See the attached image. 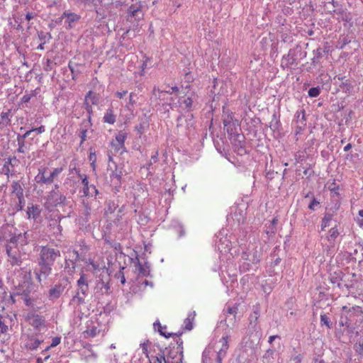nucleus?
I'll list each match as a JSON object with an SVG mask.
<instances>
[{"label":"nucleus","instance_id":"7","mask_svg":"<svg viewBox=\"0 0 363 363\" xmlns=\"http://www.w3.org/2000/svg\"><path fill=\"white\" fill-rule=\"evenodd\" d=\"M81 16L75 13L65 11L60 17V21H64V26L66 29L69 30L76 26L79 21Z\"/></svg>","mask_w":363,"mask_h":363},{"label":"nucleus","instance_id":"25","mask_svg":"<svg viewBox=\"0 0 363 363\" xmlns=\"http://www.w3.org/2000/svg\"><path fill=\"white\" fill-rule=\"evenodd\" d=\"M230 218L235 223L234 225H237L240 226L241 224H243L245 222V213L240 208H236L233 213H231Z\"/></svg>","mask_w":363,"mask_h":363},{"label":"nucleus","instance_id":"19","mask_svg":"<svg viewBox=\"0 0 363 363\" xmlns=\"http://www.w3.org/2000/svg\"><path fill=\"white\" fill-rule=\"evenodd\" d=\"M12 193L14 194L18 199V204L17 205V210H22L24 203L23 190L18 182H13L12 184Z\"/></svg>","mask_w":363,"mask_h":363},{"label":"nucleus","instance_id":"59","mask_svg":"<svg viewBox=\"0 0 363 363\" xmlns=\"http://www.w3.org/2000/svg\"><path fill=\"white\" fill-rule=\"evenodd\" d=\"M33 131H36L38 133H42L45 131V127L43 125H41L37 128L32 129Z\"/></svg>","mask_w":363,"mask_h":363},{"label":"nucleus","instance_id":"32","mask_svg":"<svg viewBox=\"0 0 363 363\" xmlns=\"http://www.w3.org/2000/svg\"><path fill=\"white\" fill-rule=\"evenodd\" d=\"M40 213V209L39 206L32 205L31 206L28 207L27 215L28 218L36 219Z\"/></svg>","mask_w":363,"mask_h":363},{"label":"nucleus","instance_id":"31","mask_svg":"<svg viewBox=\"0 0 363 363\" xmlns=\"http://www.w3.org/2000/svg\"><path fill=\"white\" fill-rule=\"evenodd\" d=\"M96 101H97L96 96L94 94H93V93L91 91H89L85 96V102H84L85 108L88 112H90L91 110V106H90V103L91 104H96Z\"/></svg>","mask_w":363,"mask_h":363},{"label":"nucleus","instance_id":"52","mask_svg":"<svg viewBox=\"0 0 363 363\" xmlns=\"http://www.w3.org/2000/svg\"><path fill=\"white\" fill-rule=\"evenodd\" d=\"M359 217L357 219V224L360 228H363V209L358 212Z\"/></svg>","mask_w":363,"mask_h":363},{"label":"nucleus","instance_id":"36","mask_svg":"<svg viewBox=\"0 0 363 363\" xmlns=\"http://www.w3.org/2000/svg\"><path fill=\"white\" fill-rule=\"evenodd\" d=\"M10 122L9 112H2L1 113L0 129L7 127Z\"/></svg>","mask_w":363,"mask_h":363},{"label":"nucleus","instance_id":"3","mask_svg":"<svg viewBox=\"0 0 363 363\" xmlns=\"http://www.w3.org/2000/svg\"><path fill=\"white\" fill-rule=\"evenodd\" d=\"M230 337V330L223 333L218 340H213L206 348V354H211L217 359L218 363L225 357L228 350V340Z\"/></svg>","mask_w":363,"mask_h":363},{"label":"nucleus","instance_id":"41","mask_svg":"<svg viewBox=\"0 0 363 363\" xmlns=\"http://www.w3.org/2000/svg\"><path fill=\"white\" fill-rule=\"evenodd\" d=\"M7 296V288L4 284L2 279L0 277V302H3Z\"/></svg>","mask_w":363,"mask_h":363},{"label":"nucleus","instance_id":"9","mask_svg":"<svg viewBox=\"0 0 363 363\" xmlns=\"http://www.w3.org/2000/svg\"><path fill=\"white\" fill-rule=\"evenodd\" d=\"M83 185V196L96 199L99 191L94 184H89L88 178L84 174H79Z\"/></svg>","mask_w":363,"mask_h":363},{"label":"nucleus","instance_id":"57","mask_svg":"<svg viewBox=\"0 0 363 363\" xmlns=\"http://www.w3.org/2000/svg\"><path fill=\"white\" fill-rule=\"evenodd\" d=\"M78 4H83L84 6L91 5L93 0H77Z\"/></svg>","mask_w":363,"mask_h":363},{"label":"nucleus","instance_id":"56","mask_svg":"<svg viewBox=\"0 0 363 363\" xmlns=\"http://www.w3.org/2000/svg\"><path fill=\"white\" fill-rule=\"evenodd\" d=\"M301 357L300 355H296L290 359L291 363H301Z\"/></svg>","mask_w":363,"mask_h":363},{"label":"nucleus","instance_id":"54","mask_svg":"<svg viewBox=\"0 0 363 363\" xmlns=\"http://www.w3.org/2000/svg\"><path fill=\"white\" fill-rule=\"evenodd\" d=\"M60 341H61V338L60 337H55L54 338H52V342H51L50 345L49 346V347H56L57 345H58L60 343Z\"/></svg>","mask_w":363,"mask_h":363},{"label":"nucleus","instance_id":"2","mask_svg":"<svg viewBox=\"0 0 363 363\" xmlns=\"http://www.w3.org/2000/svg\"><path fill=\"white\" fill-rule=\"evenodd\" d=\"M178 91L179 89L177 86H166L162 89H155L154 95L158 97L161 101H167V104L170 106L172 109L178 108L182 111L186 110L187 112H189L194 103L197 99V95L189 89L184 96H179L175 98L173 96L169 97V95H172L173 94L177 95Z\"/></svg>","mask_w":363,"mask_h":363},{"label":"nucleus","instance_id":"8","mask_svg":"<svg viewBox=\"0 0 363 363\" xmlns=\"http://www.w3.org/2000/svg\"><path fill=\"white\" fill-rule=\"evenodd\" d=\"M40 259L52 265L55 259L60 256V252L59 250H55L53 248L43 247L40 250Z\"/></svg>","mask_w":363,"mask_h":363},{"label":"nucleus","instance_id":"42","mask_svg":"<svg viewBox=\"0 0 363 363\" xmlns=\"http://www.w3.org/2000/svg\"><path fill=\"white\" fill-rule=\"evenodd\" d=\"M205 354L206 350L203 352L202 363H218L213 356H211V354ZM220 363H222V362H220Z\"/></svg>","mask_w":363,"mask_h":363},{"label":"nucleus","instance_id":"63","mask_svg":"<svg viewBox=\"0 0 363 363\" xmlns=\"http://www.w3.org/2000/svg\"><path fill=\"white\" fill-rule=\"evenodd\" d=\"M34 16L33 13H28L26 16V19L29 21L34 18Z\"/></svg>","mask_w":363,"mask_h":363},{"label":"nucleus","instance_id":"1","mask_svg":"<svg viewBox=\"0 0 363 363\" xmlns=\"http://www.w3.org/2000/svg\"><path fill=\"white\" fill-rule=\"evenodd\" d=\"M237 238V244L232 245V242L224 233L220 232L216 236V245L220 253V259L223 264L220 265L221 277L226 279L225 274L230 277L231 283L236 281L237 269L232 262L235 256L241 254L239 260V271L245 272L259 263L261 252L257 250L258 238L255 235H247V232H240Z\"/></svg>","mask_w":363,"mask_h":363},{"label":"nucleus","instance_id":"47","mask_svg":"<svg viewBox=\"0 0 363 363\" xmlns=\"http://www.w3.org/2000/svg\"><path fill=\"white\" fill-rule=\"evenodd\" d=\"M320 322L322 324L326 325L328 328H331L330 318L325 314L320 315Z\"/></svg>","mask_w":363,"mask_h":363},{"label":"nucleus","instance_id":"22","mask_svg":"<svg viewBox=\"0 0 363 363\" xmlns=\"http://www.w3.org/2000/svg\"><path fill=\"white\" fill-rule=\"evenodd\" d=\"M100 330L99 323L91 321L87 324L86 330L84 331V337H94L99 333Z\"/></svg>","mask_w":363,"mask_h":363},{"label":"nucleus","instance_id":"18","mask_svg":"<svg viewBox=\"0 0 363 363\" xmlns=\"http://www.w3.org/2000/svg\"><path fill=\"white\" fill-rule=\"evenodd\" d=\"M66 202V197L57 192L52 191L50 193L48 201L47 208H49L52 206H57L59 205H65Z\"/></svg>","mask_w":363,"mask_h":363},{"label":"nucleus","instance_id":"29","mask_svg":"<svg viewBox=\"0 0 363 363\" xmlns=\"http://www.w3.org/2000/svg\"><path fill=\"white\" fill-rule=\"evenodd\" d=\"M339 235V231L336 227L332 228L327 235V240L329 242L328 247H333L335 246V240Z\"/></svg>","mask_w":363,"mask_h":363},{"label":"nucleus","instance_id":"4","mask_svg":"<svg viewBox=\"0 0 363 363\" xmlns=\"http://www.w3.org/2000/svg\"><path fill=\"white\" fill-rule=\"evenodd\" d=\"M147 358L150 363H182L183 354L177 350H170L167 354L158 353Z\"/></svg>","mask_w":363,"mask_h":363},{"label":"nucleus","instance_id":"35","mask_svg":"<svg viewBox=\"0 0 363 363\" xmlns=\"http://www.w3.org/2000/svg\"><path fill=\"white\" fill-rule=\"evenodd\" d=\"M195 313H189L187 318L184 320L183 327L186 330H191L193 328V321L194 319Z\"/></svg>","mask_w":363,"mask_h":363},{"label":"nucleus","instance_id":"38","mask_svg":"<svg viewBox=\"0 0 363 363\" xmlns=\"http://www.w3.org/2000/svg\"><path fill=\"white\" fill-rule=\"evenodd\" d=\"M339 18L345 23V26H352V15L350 13L343 11L340 13Z\"/></svg>","mask_w":363,"mask_h":363},{"label":"nucleus","instance_id":"62","mask_svg":"<svg viewBox=\"0 0 363 363\" xmlns=\"http://www.w3.org/2000/svg\"><path fill=\"white\" fill-rule=\"evenodd\" d=\"M223 124L225 128H226L228 133H229V126L230 125V121L229 120H224Z\"/></svg>","mask_w":363,"mask_h":363},{"label":"nucleus","instance_id":"60","mask_svg":"<svg viewBox=\"0 0 363 363\" xmlns=\"http://www.w3.org/2000/svg\"><path fill=\"white\" fill-rule=\"evenodd\" d=\"M127 94V91H117L116 96L120 99L123 98Z\"/></svg>","mask_w":363,"mask_h":363},{"label":"nucleus","instance_id":"44","mask_svg":"<svg viewBox=\"0 0 363 363\" xmlns=\"http://www.w3.org/2000/svg\"><path fill=\"white\" fill-rule=\"evenodd\" d=\"M11 165V160L8 159L6 161H5V163L4 164V166L2 167V173L7 175V177H9V174L11 172L10 166Z\"/></svg>","mask_w":363,"mask_h":363},{"label":"nucleus","instance_id":"26","mask_svg":"<svg viewBox=\"0 0 363 363\" xmlns=\"http://www.w3.org/2000/svg\"><path fill=\"white\" fill-rule=\"evenodd\" d=\"M62 216L59 213H57L53 218V223L50 224V227L52 229V233L55 235L61 234L62 230V226L60 225V221Z\"/></svg>","mask_w":363,"mask_h":363},{"label":"nucleus","instance_id":"61","mask_svg":"<svg viewBox=\"0 0 363 363\" xmlns=\"http://www.w3.org/2000/svg\"><path fill=\"white\" fill-rule=\"evenodd\" d=\"M330 281L333 284H337L338 287L340 286V283L339 282V280L337 279V277H332L330 278Z\"/></svg>","mask_w":363,"mask_h":363},{"label":"nucleus","instance_id":"50","mask_svg":"<svg viewBox=\"0 0 363 363\" xmlns=\"http://www.w3.org/2000/svg\"><path fill=\"white\" fill-rule=\"evenodd\" d=\"M78 286H88L87 281L86 280L85 274L82 273L80 275V278L77 281Z\"/></svg>","mask_w":363,"mask_h":363},{"label":"nucleus","instance_id":"53","mask_svg":"<svg viewBox=\"0 0 363 363\" xmlns=\"http://www.w3.org/2000/svg\"><path fill=\"white\" fill-rule=\"evenodd\" d=\"M355 350L359 354L363 356V339L356 345Z\"/></svg>","mask_w":363,"mask_h":363},{"label":"nucleus","instance_id":"55","mask_svg":"<svg viewBox=\"0 0 363 363\" xmlns=\"http://www.w3.org/2000/svg\"><path fill=\"white\" fill-rule=\"evenodd\" d=\"M78 291L79 292L81 295L86 296V292L88 291V286H78Z\"/></svg>","mask_w":363,"mask_h":363},{"label":"nucleus","instance_id":"30","mask_svg":"<svg viewBox=\"0 0 363 363\" xmlns=\"http://www.w3.org/2000/svg\"><path fill=\"white\" fill-rule=\"evenodd\" d=\"M85 296L81 295L77 292L72 298L70 303L74 306L76 310L81 311V305L84 303Z\"/></svg>","mask_w":363,"mask_h":363},{"label":"nucleus","instance_id":"34","mask_svg":"<svg viewBox=\"0 0 363 363\" xmlns=\"http://www.w3.org/2000/svg\"><path fill=\"white\" fill-rule=\"evenodd\" d=\"M14 228L9 226H4L0 228V242L5 241L13 231Z\"/></svg>","mask_w":363,"mask_h":363},{"label":"nucleus","instance_id":"24","mask_svg":"<svg viewBox=\"0 0 363 363\" xmlns=\"http://www.w3.org/2000/svg\"><path fill=\"white\" fill-rule=\"evenodd\" d=\"M295 120L296 123V128L301 130L306 125V119L305 115V111L301 110L297 111L295 114Z\"/></svg>","mask_w":363,"mask_h":363},{"label":"nucleus","instance_id":"39","mask_svg":"<svg viewBox=\"0 0 363 363\" xmlns=\"http://www.w3.org/2000/svg\"><path fill=\"white\" fill-rule=\"evenodd\" d=\"M261 286H262L263 292L266 295H269L273 289L272 281H268V280L262 281L261 283Z\"/></svg>","mask_w":363,"mask_h":363},{"label":"nucleus","instance_id":"58","mask_svg":"<svg viewBox=\"0 0 363 363\" xmlns=\"http://www.w3.org/2000/svg\"><path fill=\"white\" fill-rule=\"evenodd\" d=\"M318 204H319V202H318V201H317L315 199H313L312 200V201L311 202V203L309 204L308 208H309L310 209H311V210H313V209H314V206H317V205H318Z\"/></svg>","mask_w":363,"mask_h":363},{"label":"nucleus","instance_id":"40","mask_svg":"<svg viewBox=\"0 0 363 363\" xmlns=\"http://www.w3.org/2000/svg\"><path fill=\"white\" fill-rule=\"evenodd\" d=\"M7 317L0 316V333H6L9 330V326L7 325Z\"/></svg>","mask_w":363,"mask_h":363},{"label":"nucleus","instance_id":"33","mask_svg":"<svg viewBox=\"0 0 363 363\" xmlns=\"http://www.w3.org/2000/svg\"><path fill=\"white\" fill-rule=\"evenodd\" d=\"M153 326H154V329L155 330H157L160 334L165 337H169L172 336V333H167L166 332V330H167V326L166 325H164L162 326L160 321H156L153 324Z\"/></svg>","mask_w":363,"mask_h":363},{"label":"nucleus","instance_id":"21","mask_svg":"<svg viewBox=\"0 0 363 363\" xmlns=\"http://www.w3.org/2000/svg\"><path fill=\"white\" fill-rule=\"evenodd\" d=\"M135 270L141 277H148L150 274V264L146 262L142 263L139 259H137L135 263Z\"/></svg>","mask_w":363,"mask_h":363},{"label":"nucleus","instance_id":"27","mask_svg":"<svg viewBox=\"0 0 363 363\" xmlns=\"http://www.w3.org/2000/svg\"><path fill=\"white\" fill-rule=\"evenodd\" d=\"M82 359L86 363H94L97 355L91 350H84L81 353Z\"/></svg>","mask_w":363,"mask_h":363},{"label":"nucleus","instance_id":"20","mask_svg":"<svg viewBox=\"0 0 363 363\" xmlns=\"http://www.w3.org/2000/svg\"><path fill=\"white\" fill-rule=\"evenodd\" d=\"M79 259V253L76 250H69L65 257V268H69L70 272L75 269V262Z\"/></svg>","mask_w":363,"mask_h":363},{"label":"nucleus","instance_id":"12","mask_svg":"<svg viewBox=\"0 0 363 363\" xmlns=\"http://www.w3.org/2000/svg\"><path fill=\"white\" fill-rule=\"evenodd\" d=\"M21 339L23 343L24 347L29 350H36L43 342L26 333H22Z\"/></svg>","mask_w":363,"mask_h":363},{"label":"nucleus","instance_id":"45","mask_svg":"<svg viewBox=\"0 0 363 363\" xmlns=\"http://www.w3.org/2000/svg\"><path fill=\"white\" fill-rule=\"evenodd\" d=\"M320 93V89L318 86L312 87L308 90V96L311 97H317Z\"/></svg>","mask_w":363,"mask_h":363},{"label":"nucleus","instance_id":"23","mask_svg":"<svg viewBox=\"0 0 363 363\" xmlns=\"http://www.w3.org/2000/svg\"><path fill=\"white\" fill-rule=\"evenodd\" d=\"M65 287L62 284H55L49 290V298L50 300L57 299L63 293Z\"/></svg>","mask_w":363,"mask_h":363},{"label":"nucleus","instance_id":"46","mask_svg":"<svg viewBox=\"0 0 363 363\" xmlns=\"http://www.w3.org/2000/svg\"><path fill=\"white\" fill-rule=\"evenodd\" d=\"M126 138V135L123 133H119L116 136L114 140H116V143H118V144H121L124 145V143Z\"/></svg>","mask_w":363,"mask_h":363},{"label":"nucleus","instance_id":"14","mask_svg":"<svg viewBox=\"0 0 363 363\" xmlns=\"http://www.w3.org/2000/svg\"><path fill=\"white\" fill-rule=\"evenodd\" d=\"M259 317V310L258 308H255L249 317L250 326L254 330L255 335L257 339H259L262 336L260 327L257 325Z\"/></svg>","mask_w":363,"mask_h":363},{"label":"nucleus","instance_id":"5","mask_svg":"<svg viewBox=\"0 0 363 363\" xmlns=\"http://www.w3.org/2000/svg\"><path fill=\"white\" fill-rule=\"evenodd\" d=\"M62 172V167L55 168L49 170L46 167L39 169V172L35 177V181L38 183L51 184Z\"/></svg>","mask_w":363,"mask_h":363},{"label":"nucleus","instance_id":"6","mask_svg":"<svg viewBox=\"0 0 363 363\" xmlns=\"http://www.w3.org/2000/svg\"><path fill=\"white\" fill-rule=\"evenodd\" d=\"M16 229H13V231L9 236L6 241V248L10 245L11 248H18V245H24L27 243V233L23 234L21 233H17Z\"/></svg>","mask_w":363,"mask_h":363},{"label":"nucleus","instance_id":"48","mask_svg":"<svg viewBox=\"0 0 363 363\" xmlns=\"http://www.w3.org/2000/svg\"><path fill=\"white\" fill-rule=\"evenodd\" d=\"M111 147L114 149L116 152H123L124 149V145L121 144H118V143H116V140H113L111 143Z\"/></svg>","mask_w":363,"mask_h":363},{"label":"nucleus","instance_id":"64","mask_svg":"<svg viewBox=\"0 0 363 363\" xmlns=\"http://www.w3.org/2000/svg\"><path fill=\"white\" fill-rule=\"evenodd\" d=\"M279 337L278 335H272L269 337V342L271 344L276 338Z\"/></svg>","mask_w":363,"mask_h":363},{"label":"nucleus","instance_id":"10","mask_svg":"<svg viewBox=\"0 0 363 363\" xmlns=\"http://www.w3.org/2000/svg\"><path fill=\"white\" fill-rule=\"evenodd\" d=\"M26 320L38 330H40L45 326V318L33 312H30L26 315Z\"/></svg>","mask_w":363,"mask_h":363},{"label":"nucleus","instance_id":"15","mask_svg":"<svg viewBox=\"0 0 363 363\" xmlns=\"http://www.w3.org/2000/svg\"><path fill=\"white\" fill-rule=\"evenodd\" d=\"M145 5L144 2L141 1H135L134 4L130 6L128 9V15L131 17H134L135 19H140L143 18L144 13L143 9Z\"/></svg>","mask_w":363,"mask_h":363},{"label":"nucleus","instance_id":"37","mask_svg":"<svg viewBox=\"0 0 363 363\" xmlns=\"http://www.w3.org/2000/svg\"><path fill=\"white\" fill-rule=\"evenodd\" d=\"M104 121L109 124H113L116 121V116L112 109H108L104 114Z\"/></svg>","mask_w":363,"mask_h":363},{"label":"nucleus","instance_id":"11","mask_svg":"<svg viewBox=\"0 0 363 363\" xmlns=\"http://www.w3.org/2000/svg\"><path fill=\"white\" fill-rule=\"evenodd\" d=\"M194 123V116L190 112H186V114L180 116L177 118V126L183 128L184 132L189 130Z\"/></svg>","mask_w":363,"mask_h":363},{"label":"nucleus","instance_id":"51","mask_svg":"<svg viewBox=\"0 0 363 363\" xmlns=\"http://www.w3.org/2000/svg\"><path fill=\"white\" fill-rule=\"evenodd\" d=\"M226 311L228 313L235 316L238 311V306L236 305L233 306H228L226 308Z\"/></svg>","mask_w":363,"mask_h":363},{"label":"nucleus","instance_id":"43","mask_svg":"<svg viewBox=\"0 0 363 363\" xmlns=\"http://www.w3.org/2000/svg\"><path fill=\"white\" fill-rule=\"evenodd\" d=\"M332 220V216L330 214L325 215L321 223V230H324L325 228L330 226V223Z\"/></svg>","mask_w":363,"mask_h":363},{"label":"nucleus","instance_id":"13","mask_svg":"<svg viewBox=\"0 0 363 363\" xmlns=\"http://www.w3.org/2000/svg\"><path fill=\"white\" fill-rule=\"evenodd\" d=\"M51 264H48V262H43V260L40 259L39 269H36L35 272L36 274V278L40 282H41L42 280L45 279L51 273Z\"/></svg>","mask_w":363,"mask_h":363},{"label":"nucleus","instance_id":"17","mask_svg":"<svg viewBox=\"0 0 363 363\" xmlns=\"http://www.w3.org/2000/svg\"><path fill=\"white\" fill-rule=\"evenodd\" d=\"M6 252L9 257L8 262H9L11 265H21L22 259L19 248H11L10 245H9L6 247Z\"/></svg>","mask_w":363,"mask_h":363},{"label":"nucleus","instance_id":"16","mask_svg":"<svg viewBox=\"0 0 363 363\" xmlns=\"http://www.w3.org/2000/svg\"><path fill=\"white\" fill-rule=\"evenodd\" d=\"M87 270L93 272H99L106 268L105 263L101 258H89L84 261Z\"/></svg>","mask_w":363,"mask_h":363},{"label":"nucleus","instance_id":"49","mask_svg":"<svg viewBox=\"0 0 363 363\" xmlns=\"http://www.w3.org/2000/svg\"><path fill=\"white\" fill-rule=\"evenodd\" d=\"M148 347H149V342H143L140 344V349L142 350L143 354H145L147 357H150L148 354Z\"/></svg>","mask_w":363,"mask_h":363},{"label":"nucleus","instance_id":"28","mask_svg":"<svg viewBox=\"0 0 363 363\" xmlns=\"http://www.w3.org/2000/svg\"><path fill=\"white\" fill-rule=\"evenodd\" d=\"M123 175V168L121 167H116V169L111 174L112 183L116 186L119 185L121 184V180Z\"/></svg>","mask_w":363,"mask_h":363}]
</instances>
